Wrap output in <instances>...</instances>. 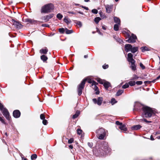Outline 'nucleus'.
<instances>
[{"label": "nucleus", "mask_w": 160, "mask_h": 160, "mask_svg": "<svg viewBox=\"0 0 160 160\" xmlns=\"http://www.w3.org/2000/svg\"><path fill=\"white\" fill-rule=\"evenodd\" d=\"M111 151L108 144L103 142L96 144L95 148L93 150V154L97 157H102L106 155Z\"/></svg>", "instance_id": "1"}, {"label": "nucleus", "mask_w": 160, "mask_h": 160, "mask_svg": "<svg viewBox=\"0 0 160 160\" xmlns=\"http://www.w3.org/2000/svg\"><path fill=\"white\" fill-rule=\"evenodd\" d=\"M142 109L143 112L142 115L143 117L150 118L153 115L155 114L154 110L149 107H143L142 108Z\"/></svg>", "instance_id": "2"}, {"label": "nucleus", "mask_w": 160, "mask_h": 160, "mask_svg": "<svg viewBox=\"0 0 160 160\" xmlns=\"http://www.w3.org/2000/svg\"><path fill=\"white\" fill-rule=\"evenodd\" d=\"M54 8V5L52 3L46 4L41 8V12L42 13H48L53 11Z\"/></svg>", "instance_id": "3"}, {"label": "nucleus", "mask_w": 160, "mask_h": 160, "mask_svg": "<svg viewBox=\"0 0 160 160\" xmlns=\"http://www.w3.org/2000/svg\"><path fill=\"white\" fill-rule=\"evenodd\" d=\"M106 132L105 130L102 128L98 129L96 131L97 137L99 139L101 140L104 139V137L106 134Z\"/></svg>", "instance_id": "4"}, {"label": "nucleus", "mask_w": 160, "mask_h": 160, "mask_svg": "<svg viewBox=\"0 0 160 160\" xmlns=\"http://www.w3.org/2000/svg\"><path fill=\"white\" fill-rule=\"evenodd\" d=\"M127 56V61L131 64L130 68L133 71H135L136 70L135 64L136 61L133 58V55L131 53H129L128 54Z\"/></svg>", "instance_id": "5"}, {"label": "nucleus", "mask_w": 160, "mask_h": 160, "mask_svg": "<svg viewBox=\"0 0 160 160\" xmlns=\"http://www.w3.org/2000/svg\"><path fill=\"white\" fill-rule=\"evenodd\" d=\"M87 80V78L84 79L78 85V94L80 96L82 92V91L84 89L86 81Z\"/></svg>", "instance_id": "6"}, {"label": "nucleus", "mask_w": 160, "mask_h": 160, "mask_svg": "<svg viewBox=\"0 0 160 160\" xmlns=\"http://www.w3.org/2000/svg\"><path fill=\"white\" fill-rule=\"evenodd\" d=\"M127 35V38H128V39L126 40L127 42L129 43H133L136 42L137 37L135 35L132 33L131 36L128 33Z\"/></svg>", "instance_id": "7"}, {"label": "nucleus", "mask_w": 160, "mask_h": 160, "mask_svg": "<svg viewBox=\"0 0 160 160\" xmlns=\"http://www.w3.org/2000/svg\"><path fill=\"white\" fill-rule=\"evenodd\" d=\"M0 110L2 111V112L3 116L6 118L9 121L11 120V117H10L8 109L4 107L3 105V107L1 108Z\"/></svg>", "instance_id": "8"}, {"label": "nucleus", "mask_w": 160, "mask_h": 160, "mask_svg": "<svg viewBox=\"0 0 160 160\" xmlns=\"http://www.w3.org/2000/svg\"><path fill=\"white\" fill-rule=\"evenodd\" d=\"M12 21L13 25L16 28H21L22 25L21 22L18 21H16L14 19H12Z\"/></svg>", "instance_id": "9"}, {"label": "nucleus", "mask_w": 160, "mask_h": 160, "mask_svg": "<svg viewBox=\"0 0 160 160\" xmlns=\"http://www.w3.org/2000/svg\"><path fill=\"white\" fill-rule=\"evenodd\" d=\"M92 101L94 104H97L99 106H100L103 101V98L102 97H99L97 99L96 98L92 99Z\"/></svg>", "instance_id": "10"}, {"label": "nucleus", "mask_w": 160, "mask_h": 160, "mask_svg": "<svg viewBox=\"0 0 160 160\" xmlns=\"http://www.w3.org/2000/svg\"><path fill=\"white\" fill-rule=\"evenodd\" d=\"M22 21L23 22H27L28 23H30L32 24H35L38 22L36 20L29 18H22Z\"/></svg>", "instance_id": "11"}, {"label": "nucleus", "mask_w": 160, "mask_h": 160, "mask_svg": "<svg viewBox=\"0 0 160 160\" xmlns=\"http://www.w3.org/2000/svg\"><path fill=\"white\" fill-rule=\"evenodd\" d=\"M54 16V14L53 13H51L49 15H47L41 18V19L44 21V22H47L49 20L52 18Z\"/></svg>", "instance_id": "12"}, {"label": "nucleus", "mask_w": 160, "mask_h": 160, "mask_svg": "<svg viewBox=\"0 0 160 160\" xmlns=\"http://www.w3.org/2000/svg\"><path fill=\"white\" fill-rule=\"evenodd\" d=\"M106 9V12L108 13H110L112 11L113 5L107 4L104 5Z\"/></svg>", "instance_id": "13"}, {"label": "nucleus", "mask_w": 160, "mask_h": 160, "mask_svg": "<svg viewBox=\"0 0 160 160\" xmlns=\"http://www.w3.org/2000/svg\"><path fill=\"white\" fill-rule=\"evenodd\" d=\"M21 115V112L18 110H14L13 112V116L15 118H19Z\"/></svg>", "instance_id": "14"}, {"label": "nucleus", "mask_w": 160, "mask_h": 160, "mask_svg": "<svg viewBox=\"0 0 160 160\" xmlns=\"http://www.w3.org/2000/svg\"><path fill=\"white\" fill-rule=\"evenodd\" d=\"M132 45L130 44H126L125 45V50L126 52H128L131 51L132 48Z\"/></svg>", "instance_id": "15"}, {"label": "nucleus", "mask_w": 160, "mask_h": 160, "mask_svg": "<svg viewBox=\"0 0 160 160\" xmlns=\"http://www.w3.org/2000/svg\"><path fill=\"white\" fill-rule=\"evenodd\" d=\"M103 86L106 90H108V88L111 87V83L109 82L105 81L103 83Z\"/></svg>", "instance_id": "16"}, {"label": "nucleus", "mask_w": 160, "mask_h": 160, "mask_svg": "<svg viewBox=\"0 0 160 160\" xmlns=\"http://www.w3.org/2000/svg\"><path fill=\"white\" fill-rule=\"evenodd\" d=\"M142 127V126L139 124L137 125L133 126L131 127V129L132 130H137L140 129Z\"/></svg>", "instance_id": "17"}, {"label": "nucleus", "mask_w": 160, "mask_h": 160, "mask_svg": "<svg viewBox=\"0 0 160 160\" xmlns=\"http://www.w3.org/2000/svg\"><path fill=\"white\" fill-rule=\"evenodd\" d=\"M48 51V49L47 47H44V48L41 49L40 50V52L41 54H46Z\"/></svg>", "instance_id": "18"}, {"label": "nucleus", "mask_w": 160, "mask_h": 160, "mask_svg": "<svg viewBox=\"0 0 160 160\" xmlns=\"http://www.w3.org/2000/svg\"><path fill=\"white\" fill-rule=\"evenodd\" d=\"M135 108L138 110H140L142 109V108L143 107H145L143 105L139 103H137L135 105Z\"/></svg>", "instance_id": "19"}, {"label": "nucleus", "mask_w": 160, "mask_h": 160, "mask_svg": "<svg viewBox=\"0 0 160 160\" xmlns=\"http://www.w3.org/2000/svg\"><path fill=\"white\" fill-rule=\"evenodd\" d=\"M41 59L43 62H46L47 61L48 59V57L45 55H43L40 56Z\"/></svg>", "instance_id": "20"}, {"label": "nucleus", "mask_w": 160, "mask_h": 160, "mask_svg": "<svg viewBox=\"0 0 160 160\" xmlns=\"http://www.w3.org/2000/svg\"><path fill=\"white\" fill-rule=\"evenodd\" d=\"M98 84V83L97 82V83H96L94 85V89L95 91H96L95 92V94L97 95L99 94L100 93V92L99 90V89L98 87L97 86V85Z\"/></svg>", "instance_id": "21"}, {"label": "nucleus", "mask_w": 160, "mask_h": 160, "mask_svg": "<svg viewBox=\"0 0 160 160\" xmlns=\"http://www.w3.org/2000/svg\"><path fill=\"white\" fill-rule=\"evenodd\" d=\"M114 21L115 22L117 23V24H118V25L120 24V22H121L120 20L118 18V17H114Z\"/></svg>", "instance_id": "22"}, {"label": "nucleus", "mask_w": 160, "mask_h": 160, "mask_svg": "<svg viewBox=\"0 0 160 160\" xmlns=\"http://www.w3.org/2000/svg\"><path fill=\"white\" fill-rule=\"evenodd\" d=\"M138 50V48L137 47H132V48L131 49V52L132 53H134L137 52Z\"/></svg>", "instance_id": "23"}, {"label": "nucleus", "mask_w": 160, "mask_h": 160, "mask_svg": "<svg viewBox=\"0 0 160 160\" xmlns=\"http://www.w3.org/2000/svg\"><path fill=\"white\" fill-rule=\"evenodd\" d=\"M80 114V111L78 110H77L75 114L73 115L72 116V118L74 119L77 118L79 114Z\"/></svg>", "instance_id": "24"}, {"label": "nucleus", "mask_w": 160, "mask_h": 160, "mask_svg": "<svg viewBox=\"0 0 160 160\" xmlns=\"http://www.w3.org/2000/svg\"><path fill=\"white\" fill-rule=\"evenodd\" d=\"M119 128L122 130L126 131L127 130V128L125 124H122V125L119 127Z\"/></svg>", "instance_id": "25"}, {"label": "nucleus", "mask_w": 160, "mask_h": 160, "mask_svg": "<svg viewBox=\"0 0 160 160\" xmlns=\"http://www.w3.org/2000/svg\"><path fill=\"white\" fill-rule=\"evenodd\" d=\"M95 80H96L99 83L102 84H103L104 82L105 81L104 80L102 79H101L99 78H96L95 79Z\"/></svg>", "instance_id": "26"}, {"label": "nucleus", "mask_w": 160, "mask_h": 160, "mask_svg": "<svg viewBox=\"0 0 160 160\" xmlns=\"http://www.w3.org/2000/svg\"><path fill=\"white\" fill-rule=\"evenodd\" d=\"M88 82L89 83H92L91 87L93 86L94 84L97 83V82L95 81L92 80L91 79H89Z\"/></svg>", "instance_id": "27"}, {"label": "nucleus", "mask_w": 160, "mask_h": 160, "mask_svg": "<svg viewBox=\"0 0 160 160\" xmlns=\"http://www.w3.org/2000/svg\"><path fill=\"white\" fill-rule=\"evenodd\" d=\"M124 92L123 90H118L117 92L116 96H118L121 95Z\"/></svg>", "instance_id": "28"}, {"label": "nucleus", "mask_w": 160, "mask_h": 160, "mask_svg": "<svg viewBox=\"0 0 160 160\" xmlns=\"http://www.w3.org/2000/svg\"><path fill=\"white\" fill-rule=\"evenodd\" d=\"M63 21L67 24H68L71 22V21L70 19L66 18V17L64 19Z\"/></svg>", "instance_id": "29"}, {"label": "nucleus", "mask_w": 160, "mask_h": 160, "mask_svg": "<svg viewBox=\"0 0 160 160\" xmlns=\"http://www.w3.org/2000/svg\"><path fill=\"white\" fill-rule=\"evenodd\" d=\"M99 14L100 16L102 18H107V17L105 15V14H103V12L101 11H99Z\"/></svg>", "instance_id": "30"}, {"label": "nucleus", "mask_w": 160, "mask_h": 160, "mask_svg": "<svg viewBox=\"0 0 160 160\" xmlns=\"http://www.w3.org/2000/svg\"><path fill=\"white\" fill-rule=\"evenodd\" d=\"M65 31L66 33L68 34H71L73 32V30H69L67 28H65Z\"/></svg>", "instance_id": "31"}, {"label": "nucleus", "mask_w": 160, "mask_h": 160, "mask_svg": "<svg viewBox=\"0 0 160 160\" xmlns=\"http://www.w3.org/2000/svg\"><path fill=\"white\" fill-rule=\"evenodd\" d=\"M0 121L3 124L6 125L7 123L5 122V120L4 119L3 117H0Z\"/></svg>", "instance_id": "32"}, {"label": "nucleus", "mask_w": 160, "mask_h": 160, "mask_svg": "<svg viewBox=\"0 0 160 160\" xmlns=\"http://www.w3.org/2000/svg\"><path fill=\"white\" fill-rule=\"evenodd\" d=\"M101 20V18L99 17H97L94 18V22L96 24H98L99 21Z\"/></svg>", "instance_id": "33"}, {"label": "nucleus", "mask_w": 160, "mask_h": 160, "mask_svg": "<svg viewBox=\"0 0 160 160\" xmlns=\"http://www.w3.org/2000/svg\"><path fill=\"white\" fill-rule=\"evenodd\" d=\"M75 23L77 25L79 26L80 27H81L82 26V23L80 21L76 20L75 21Z\"/></svg>", "instance_id": "34"}, {"label": "nucleus", "mask_w": 160, "mask_h": 160, "mask_svg": "<svg viewBox=\"0 0 160 160\" xmlns=\"http://www.w3.org/2000/svg\"><path fill=\"white\" fill-rule=\"evenodd\" d=\"M111 103L112 105H113L117 102V101H116L114 98H112L111 100Z\"/></svg>", "instance_id": "35"}, {"label": "nucleus", "mask_w": 160, "mask_h": 160, "mask_svg": "<svg viewBox=\"0 0 160 160\" xmlns=\"http://www.w3.org/2000/svg\"><path fill=\"white\" fill-rule=\"evenodd\" d=\"M37 157V155L36 154H33L31 156V159L32 160H35Z\"/></svg>", "instance_id": "36"}, {"label": "nucleus", "mask_w": 160, "mask_h": 160, "mask_svg": "<svg viewBox=\"0 0 160 160\" xmlns=\"http://www.w3.org/2000/svg\"><path fill=\"white\" fill-rule=\"evenodd\" d=\"M156 82V80L154 79L152 81H145L144 82V83L145 84H150L151 83H154Z\"/></svg>", "instance_id": "37"}, {"label": "nucleus", "mask_w": 160, "mask_h": 160, "mask_svg": "<svg viewBox=\"0 0 160 160\" xmlns=\"http://www.w3.org/2000/svg\"><path fill=\"white\" fill-rule=\"evenodd\" d=\"M118 24H115L114 25L113 29L115 31H118L119 30V26Z\"/></svg>", "instance_id": "38"}, {"label": "nucleus", "mask_w": 160, "mask_h": 160, "mask_svg": "<svg viewBox=\"0 0 160 160\" xmlns=\"http://www.w3.org/2000/svg\"><path fill=\"white\" fill-rule=\"evenodd\" d=\"M59 32L61 34H63L65 31V29L63 28H60L58 29Z\"/></svg>", "instance_id": "39"}, {"label": "nucleus", "mask_w": 160, "mask_h": 160, "mask_svg": "<svg viewBox=\"0 0 160 160\" xmlns=\"http://www.w3.org/2000/svg\"><path fill=\"white\" fill-rule=\"evenodd\" d=\"M141 49L142 51V52H145V51H148V48L146 47H142L141 48Z\"/></svg>", "instance_id": "40"}, {"label": "nucleus", "mask_w": 160, "mask_h": 160, "mask_svg": "<svg viewBox=\"0 0 160 160\" xmlns=\"http://www.w3.org/2000/svg\"><path fill=\"white\" fill-rule=\"evenodd\" d=\"M136 83L135 81H130L128 82V84L131 86H133L135 85Z\"/></svg>", "instance_id": "41"}, {"label": "nucleus", "mask_w": 160, "mask_h": 160, "mask_svg": "<svg viewBox=\"0 0 160 160\" xmlns=\"http://www.w3.org/2000/svg\"><path fill=\"white\" fill-rule=\"evenodd\" d=\"M63 17L62 15L60 13H58L57 15V18H58L59 20H61Z\"/></svg>", "instance_id": "42"}, {"label": "nucleus", "mask_w": 160, "mask_h": 160, "mask_svg": "<svg viewBox=\"0 0 160 160\" xmlns=\"http://www.w3.org/2000/svg\"><path fill=\"white\" fill-rule=\"evenodd\" d=\"M129 87V85L128 83H126L125 84L122 86V88L123 89H126L128 88Z\"/></svg>", "instance_id": "43"}, {"label": "nucleus", "mask_w": 160, "mask_h": 160, "mask_svg": "<svg viewBox=\"0 0 160 160\" xmlns=\"http://www.w3.org/2000/svg\"><path fill=\"white\" fill-rule=\"evenodd\" d=\"M77 132L78 134L79 135H80V134H81L82 132V131L81 129L78 128L77 130Z\"/></svg>", "instance_id": "44"}, {"label": "nucleus", "mask_w": 160, "mask_h": 160, "mask_svg": "<svg viewBox=\"0 0 160 160\" xmlns=\"http://www.w3.org/2000/svg\"><path fill=\"white\" fill-rule=\"evenodd\" d=\"M92 12L94 14H97L98 12V11L95 9H93L92 10Z\"/></svg>", "instance_id": "45"}, {"label": "nucleus", "mask_w": 160, "mask_h": 160, "mask_svg": "<svg viewBox=\"0 0 160 160\" xmlns=\"http://www.w3.org/2000/svg\"><path fill=\"white\" fill-rule=\"evenodd\" d=\"M102 68L103 69H107L108 68V67H109V66H108V64H104L102 66Z\"/></svg>", "instance_id": "46"}, {"label": "nucleus", "mask_w": 160, "mask_h": 160, "mask_svg": "<svg viewBox=\"0 0 160 160\" xmlns=\"http://www.w3.org/2000/svg\"><path fill=\"white\" fill-rule=\"evenodd\" d=\"M74 141V139L72 138H71L70 139H69L68 141V143L70 144L73 142Z\"/></svg>", "instance_id": "47"}, {"label": "nucleus", "mask_w": 160, "mask_h": 160, "mask_svg": "<svg viewBox=\"0 0 160 160\" xmlns=\"http://www.w3.org/2000/svg\"><path fill=\"white\" fill-rule=\"evenodd\" d=\"M142 121H144L146 123H149V122H152V121H148L146 119L143 118L142 119Z\"/></svg>", "instance_id": "48"}, {"label": "nucleus", "mask_w": 160, "mask_h": 160, "mask_svg": "<svg viewBox=\"0 0 160 160\" xmlns=\"http://www.w3.org/2000/svg\"><path fill=\"white\" fill-rule=\"evenodd\" d=\"M40 118L42 120L45 119V116L44 114H41L40 115Z\"/></svg>", "instance_id": "49"}, {"label": "nucleus", "mask_w": 160, "mask_h": 160, "mask_svg": "<svg viewBox=\"0 0 160 160\" xmlns=\"http://www.w3.org/2000/svg\"><path fill=\"white\" fill-rule=\"evenodd\" d=\"M88 146L91 148H92V146H93V143L92 142H88Z\"/></svg>", "instance_id": "50"}, {"label": "nucleus", "mask_w": 160, "mask_h": 160, "mask_svg": "<svg viewBox=\"0 0 160 160\" xmlns=\"http://www.w3.org/2000/svg\"><path fill=\"white\" fill-rule=\"evenodd\" d=\"M140 66L142 69H144L145 68V66L141 62L140 63Z\"/></svg>", "instance_id": "51"}, {"label": "nucleus", "mask_w": 160, "mask_h": 160, "mask_svg": "<svg viewBox=\"0 0 160 160\" xmlns=\"http://www.w3.org/2000/svg\"><path fill=\"white\" fill-rule=\"evenodd\" d=\"M115 123L116 125H119L120 126H121V125H122V122H120L119 121H116V122Z\"/></svg>", "instance_id": "52"}, {"label": "nucleus", "mask_w": 160, "mask_h": 160, "mask_svg": "<svg viewBox=\"0 0 160 160\" xmlns=\"http://www.w3.org/2000/svg\"><path fill=\"white\" fill-rule=\"evenodd\" d=\"M48 121H47L45 119H43L42 121V123L44 125H46L47 124Z\"/></svg>", "instance_id": "53"}, {"label": "nucleus", "mask_w": 160, "mask_h": 160, "mask_svg": "<svg viewBox=\"0 0 160 160\" xmlns=\"http://www.w3.org/2000/svg\"><path fill=\"white\" fill-rule=\"evenodd\" d=\"M135 83L137 85H141L142 83V81H137Z\"/></svg>", "instance_id": "54"}, {"label": "nucleus", "mask_w": 160, "mask_h": 160, "mask_svg": "<svg viewBox=\"0 0 160 160\" xmlns=\"http://www.w3.org/2000/svg\"><path fill=\"white\" fill-rule=\"evenodd\" d=\"M42 27H49V25L48 24H43L42 25Z\"/></svg>", "instance_id": "55"}, {"label": "nucleus", "mask_w": 160, "mask_h": 160, "mask_svg": "<svg viewBox=\"0 0 160 160\" xmlns=\"http://www.w3.org/2000/svg\"><path fill=\"white\" fill-rule=\"evenodd\" d=\"M97 30V32L100 34L101 35H102V33L99 30L98 28H96Z\"/></svg>", "instance_id": "56"}, {"label": "nucleus", "mask_w": 160, "mask_h": 160, "mask_svg": "<svg viewBox=\"0 0 160 160\" xmlns=\"http://www.w3.org/2000/svg\"><path fill=\"white\" fill-rule=\"evenodd\" d=\"M134 77L132 78V80H135V79H137L138 78V77L136 75H134Z\"/></svg>", "instance_id": "57"}, {"label": "nucleus", "mask_w": 160, "mask_h": 160, "mask_svg": "<svg viewBox=\"0 0 160 160\" xmlns=\"http://www.w3.org/2000/svg\"><path fill=\"white\" fill-rule=\"evenodd\" d=\"M117 40L120 43H122V42H123L122 40L119 38H118Z\"/></svg>", "instance_id": "58"}, {"label": "nucleus", "mask_w": 160, "mask_h": 160, "mask_svg": "<svg viewBox=\"0 0 160 160\" xmlns=\"http://www.w3.org/2000/svg\"><path fill=\"white\" fill-rule=\"evenodd\" d=\"M82 7L83 8H84V9H86V10H88V7H84L83 6H82Z\"/></svg>", "instance_id": "59"}, {"label": "nucleus", "mask_w": 160, "mask_h": 160, "mask_svg": "<svg viewBox=\"0 0 160 160\" xmlns=\"http://www.w3.org/2000/svg\"><path fill=\"white\" fill-rule=\"evenodd\" d=\"M151 140H154V139L153 138V137L152 135H151L150 137Z\"/></svg>", "instance_id": "60"}, {"label": "nucleus", "mask_w": 160, "mask_h": 160, "mask_svg": "<svg viewBox=\"0 0 160 160\" xmlns=\"http://www.w3.org/2000/svg\"><path fill=\"white\" fill-rule=\"evenodd\" d=\"M69 148L70 149H72L73 148V146L72 145H70L69 146Z\"/></svg>", "instance_id": "61"}, {"label": "nucleus", "mask_w": 160, "mask_h": 160, "mask_svg": "<svg viewBox=\"0 0 160 160\" xmlns=\"http://www.w3.org/2000/svg\"><path fill=\"white\" fill-rule=\"evenodd\" d=\"M22 160H28V159L26 158H24L23 157H22Z\"/></svg>", "instance_id": "62"}, {"label": "nucleus", "mask_w": 160, "mask_h": 160, "mask_svg": "<svg viewBox=\"0 0 160 160\" xmlns=\"http://www.w3.org/2000/svg\"><path fill=\"white\" fill-rule=\"evenodd\" d=\"M69 13L72 14H75V13L72 12H68Z\"/></svg>", "instance_id": "63"}, {"label": "nucleus", "mask_w": 160, "mask_h": 160, "mask_svg": "<svg viewBox=\"0 0 160 160\" xmlns=\"http://www.w3.org/2000/svg\"><path fill=\"white\" fill-rule=\"evenodd\" d=\"M160 78V75H159L155 79L156 80V81L157 80L159 79Z\"/></svg>", "instance_id": "64"}]
</instances>
